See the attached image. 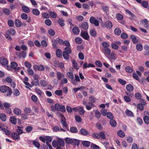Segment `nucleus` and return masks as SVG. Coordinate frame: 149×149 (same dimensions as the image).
<instances>
[{"instance_id":"obj_1","label":"nucleus","mask_w":149,"mask_h":149,"mask_svg":"<svg viewBox=\"0 0 149 149\" xmlns=\"http://www.w3.org/2000/svg\"><path fill=\"white\" fill-rule=\"evenodd\" d=\"M0 91L2 93L6 92V96H10L12 93L11 89L8 87L6 86H2L0 87Z\"/></svg>"},{"instance_id":"obj_2","label":"nucleus","mask_w":149,"mask_h":149,"mask_svg":"<svg viewBox=\"0 0 149 149\" xmlns=\"http://www.w3.org/2000/svg\"><path fill=\"white\" fill-rule=\"evenodd\" d=\"M55 108L56 110L63 112L65 111V107L63 105H60L58 104H55Z\"/></svg>"},{"instance_id":"obj_3","label":"nucleus","mask_w":149,"mask_h":149,"mask_svg":"<svg viewBox=\"0 0 149 149\" xmlns=\"http://www.w3.org/2000/svg\"><path fill=\"white\" fill-rule=\"evenodd\" d=\"M83 104L86 106V108L88 110H91L92 107L95 106L93 104L90 102L88 103V105L87 104L86 102L84 100L83 101Z\"/></svg>"},{"instance_id":"obj_4","label":"nucleus","mask_w":149,"mask_h":149,"mask_svg":"<svg viewBox=\"0 0 149 149\" xmlns=\"http://www.w3.org/2000/svg\"><path fill=\"white\" fill-rule=\"evenodd\" d=\"M90 21L91 23L94 24L96 26H97L99 25L98 21L96 20L95 18L93 17H90Z\"/></svg>"},{"instance_id":"obj_5","label":"nucleus","mask_w":149,"mask_h":149,"mask_svg":"<svg viewBox=\"0 0 149 149\" xmlns=\"http://www.w3.org/2000/svg\"><path fill=\"white\" fill-rule=\"evenodd\" d=\"M80 81L79 77L77 75H75L74 79L73 78L72 79H71V82L72 84L74 85H77V82H79Z\"/></svg>"},{"instance_id":"obj_6","label":"nucleus","mask_w":149,"mask_h":149,"mask_svg":"<svg viewBox=\"0 0 149 149\" xmlns=\"http://www.w3.org/2000/svg\"><path fill=\"white\" fill-rule=\"evenodd\" d=\"M59 116L61 118V123L62 125L64 127H65L67 129V125L65 120H64L65 119L63 115L61 114H60Z\"/></svg>"},{"instance_id":"obj_7","label":"nucleus","mask_w":149,"mask_h":149,"mask_svg":"<svg viewBox=\"0 0 149 149\" xmlns=\"http://www.w3.org/2000/svg\"><path fill=\"white\" fill-rule=\"evenodd\" d=\"M81 36L83 38L86 40H88L89 38L88 34L86 31H82L81 32Z\"/></svg>"},{"instance_id":"obj_8","label":"nucleus","mask_w":149,"mask_h":149,"mask_svg":"<svg viewBox=\"0 0 149 149\" xmlns=\"http://www.w3.org/2000/svg\"><path fill=\"white\" fill-rule=\"evenodd\" d=\"M0 63L3 66H7L8 64V61L7 59L4 58H0Z\"/></svg>"},{"instance_id":"obj_9","label":"nucleus","mask_w":149,"mask_h":149,"mask_svg":"<svg viewBox=\"0 0 149 149\" xmlns=\"http://www.w3.org/2000/svg\"><path fill=\"white\" fill-rule=\"evenodd\" d=\"M17 63L15 62H13L11 63V68L12 69H14L16 71L19 70V68L17 67Z\"/></svg>"},{"instance_id":"obj_10","label":"nucleus","mask_w":149,"mask_h":149,"mask_svg":"<svg viewBox=\"0 0 149 149\" xmlns=\"http://www.w3.org/2000/svg\"><path fill=\"white\" fill-rule=\"evenodd\" d=\"M130 38L134 43L136 44L138 42L139 38L135 35H132L130 36Z\"/></svg>"},{"instance_id":"obj_11","label":"nucleus","mask_w":149,"mask_h":149,"mask_svg":"<svg viewBox=\"0 0 149 149\" xmlns=\"http://www.w3.org/2000/svg\"><path fill=\"white\" fill-rule=\"evenodd\" d=\"M102 52L105 55H109L111 54V50L110 49L108 48H105L104 49H102Z\"/></svg>"},{"instance_id":"obj_12","label":"nucleus","mask_w":149,"mask_h":149,"mask_svg":"<svg viewBox=\"0 0 149 149\" xmlns=\"http://www.w3.org/2000/svg\"><path fill=\"white\" fill-rule=\"evenodd\" d=\"M105 26L107 28L111 29L113 26L112 23L110 21H107L105 22Z\"/></svg>"},{"instance_id":"obj_13","label":"nucleus","mask_w":149,"mask_h":149,"mask_svg":"<svg viewBox=\"0 0 149 149\" xmlns=\"http://www.w3.org/2000/svg\"><path fill=\"white\" fill-rule=\"evenodd\" d=\"M57 140L58 146H63L65 145V143L63 139L60 138H58L56 139Z\"/></svg>"},{"instance_id":"obj_14","label":"nucleus","mask_w":149,"mask_h":149,"mask_svg":"<svg viewBox=\"0 0 149 149\" xmlns=\"http://www.w3.org/2000/svg\"><path fill=\"white\" fill-rule=\"evenodd\" d=\"M34 80L33 81L34 82L35 86H36L39 85V81L38 79V75L35 74L33 76Z\"/></svg>"},{"instance_id":"obj_15","label":"nucleus","mask_w":149,"mask_h":149,"mask_svg":"<svg viewBox=\"0 0 149 149\" xmlns=\"http://www.w3.org/2000/svg\"><path fill=\"white\" fill-rule=\"evenodd\" d=\"M80 28H81L84 30H87L88 28V24L86 22H84L82 23Z\"/></svg>"},{"instance_id":"obj_16","label":"nucleus","mask_w":149,"mask_h":149,"mask_svg":"<svg viewBox=\"0 0 149 149\" xmlns=\"http://www.w3.org/2000/svg\"><path fill=\"white\" fill-rule=\"evenodd\" d=\"M19 135L18 134L16 133H13L11 134L12 138L15 140L19 139H20Z\"/></svg>"},{"instance_id":"obj_17","label":"nucleus","mask_w":149,"mask_h":149,"mask_svg":"<svg viewBox=\"0 0 149 149\" xmlns=\"http://www.w3.org/2000/svg\"><path fill=\"white\" fill-rule=\"evenodd\" d=\"M56 74L57 78L58 80H60L61 78L65 77V75L63 74L58 71L57 72Z\"/></svg>"},{"instance_id":"obj_18","label":"nucleus","mask_w":149,"mask_h":149,"mask_svg":"<svg viewBox=\"0 0 149 149\" xmlns=\"http://www.w3.org/2000/svg\"><path fill=\"white\" fill-rule=\"evenodd\" d=\"M117 134L119 137L121 138H123L125 136V133L122 130H120L117 132Z\"/></svg>"},{"instance_id":"obj_19","label":"nucleus","mask_w":149,"mask_h":149,"mask_svg":"<svg viewBox=\"0 0 149 149\" xmlns=\"http://www.w3.org/2000/svg\"><path fill=\"white\" fill-rule=\"evenodd\" d=\"M98 135L99 137V139L101 138L102 139H106L105 135V132L104 131H102L100 132L98 134Z\"/></svg>"},{"instance_id":"obj_20","label":"nucleus","mask_w":149,"mask_h":149,"mask_svg":"<svg viewBox=\"0 0 149 149\" xmlns=\"http://www.w3.org/2000/svg\"><path fill=\"white\" fill-rule=\"evenodd\" d=\"M9 120L14 125H15L16 124L17 119L15 117L13 116L10 117Z\"/></svg>"},{"instance_id":"obj_21","label":"nucleus","mask_w":149,"mask_h":149,"mask_svg":"<svg viewBox=\"0 0 149 149\" xmlns=\"http://www.w3.org/2000/svg\"><path fill=\"white\" fill-rule=\"evenodd\" d=\"M6 33L10 35H15V30L11 28L8 30L6 32Z\"/></svg>"},{"instance_id":"obj_22","label":"nucleus","mask_w":149,"mask_h":149,"mask_svg":"<svg viewBox=\"0 0 149 149\" xmlns=\"http://www.w3.org/2000/svg\"><path fill=\"white\" fill-rule=\"evenodd\" d=\"M17 132L19 135H20L23 133L22 129L23 127L22 126H18L17 127Z\"/></svg>"},{"instance_id":"obj_23","label":"nucleus","mask_w":149,"mask_h":149,"mask_svg":"<svg viewBox=\"0 0 149 149\" xmlns=\"http://www.w3.org/2000/svg\"><path fill=\"white\" fill-rule=\"evenodd\" d=\"M40 84L41 86L45 87L47 85L48 83L45 80L42 79L40 81Z\"/></svg>"},{"instance_id":"obj_24","label":"nucleus","mask_w":149,"mask_h":149,"mask_svg":"<svg viewBox=\"0 0 149 149\" xmlns=\"http://www.w3.org/2000/svg\"><path fill=\"white\" fill-rule=\"evenodd\" d=\"M13 112L15 114L17 115H19L21 114L22 111L19 108H15L13 110Z\"/></svg>"},{"instance_id":"obj_25","label":"nucleus","mask_w":149,"mask_h":149,"mask_svg":"<svg viewBox=\"0 0 149 149\" xmlns=\"http://www.w3.org/2000/svg\"><path fill=\"white\" fill-rule=\"evenodd\" d=\"M36 92L41 97L43 94V92L40 89L38 88H36L35 89Z\"/></svg>"},{"instance_id":"obj_26","label":"nucleus","mask_w":149,"mask_h":149,"mask_svg":"<svg viewBox=\"0 0 149 149\" xmlns=\"http://www.w3.org/2000/svg\"><path fill=\"white\" fill-rule=\"evenodd\" d=\"M95 65L91 64H88L87 63L85 62L83 65V68L85 69L87 68L91 67H94Z\"/></svg>"},{"instance_id":"obj_27","label":"nucleus","mask_w":149,"mask_h":149,"mask_svg":"<svg viewBox=\"0 0 149 149\" xmlns=\"http://www.w3.org/2000/svg\"><path fill=\"white\" fill-rule=\"evenodd\" d=\"M72 31L75 34H78L80 31L79 29L77 27H74L73 28Z\"/></svg>"},{"instance_id":"obj_28","label":"nucleus","mask_w":149,"mask_h":149,"mask_svg":"<svg viewBox=\"0 0 149 149\" xmlns=\"http://www.w3.org/2000/svg\"><path fill=\"white\" fill-rule=\"evenodd\" d=\"M126 88L127 90L129 92H131L134 89L133 86L130 84L127 85L126 86Z\"/></svg>"},{"instance_id":"obj_29","label":"nucleus","mask_w":149,"mask_h":149,"mask_svg":"<svg viewBox=\"0 0 149 149\" xmlns=\"http://www.w3.org/2000/svg\"><path fill=\"white\" fill-rule=\"evenodd\" d=\"M102 45L103 47L102 49H104L105 48H108L109 47L110 45L106 42H104L102 43Z\"/></svg>"},{"instance_id":"obj_30","label":"nucleus","mask_w":149,"mask_h":149,"mask_svg":"<svg viewBox=\"0 0 149 149\" xmlns=\"http://www.w3.org/2000/svg\"><path fill=\"white\" fill-rule=\"evenodd\" d=\"M80 132L81 135L86 136L88 134L87 131L85 129L82 128L80 130Z\"/></svg>"},{"instance_id":"obj_31","label":"nucleus","mask_w":149,"mask_h":149,"mask_svg":"<svg viewBox=\"0 0 149 149\" xmlns=\"http://www.w3.org/2000/svg\"><path fill=\"white\" fill-rule=\"evenodd\" d=\"M49 15L50 16L53 18H56L57 16L56 13L52 11H50L49 13Z\"/></svg>"},{"instance_id":"obj_32","label":"nucleus","mask_w":149,"mask_h":149,"mask_svg":"<svg viewBox=\"0 0 149 149\" xmlns=\"http://www.w3.org/2000/svg\"><path fill=\"white\" fill-rule=\"evenodd\" d=\"M15 24L17 27H20L22 25V22L19 19H16L15 21Z\"/></svg>"},{"instance_id":"obj_33","label":"nucleus","mask_w":149,"mask_h":149,"mask_svg":"<svg viewBox=\"0 0 149 149\" xmlns=\"http://www.w3.org/2000/svg\"><path fill=\"white\" fill-rule=\"evenodd\" d=\"M109 55V58L111 59L114 60L116 59V55L114 53V52L112 51Z\"/></svg>"},{"instance_id":"obj_34","label":"nucleus","mask_w":149,"mask_h":149,"mask_svg":"<svg viewBox=\"0 0 149 149\" xmlns=\"http://www.w3.org/2000/svg\"><path fill=\"white\" fill-rule=\"evenodd\" d=\"M3 13L6 15H9L10 13V11L8 8H3Z\"/></svg>"},{"instance_id":"obj_35","label":"nucleus","mask_w":149,"mask_h":149,"mask_svg":"<svg viewBox=\"0 0 149 149\" xmlns=\"http://www.w3.org/2000/svg\"><path fill=\"white\" fill-rule=\"evenodd\" d=\"M22 10L26 13H29L30 11V10L29 7L27 6H24L22 7Z\"/></svg>"},{"instance_id":"obj_36","label":"nucleus","mask_w":149,"mask_h":149,"mask_svg":"<svg viewBox=\"0 0 149 149\" xmlns=\"http://www.w3.org/2000/svg\"><path fill=\"white\" fill-rule=\"evenodd\" d=\"M114 33L117 35H120L121 32V31L120 28H117L115 29L114 31Z\"/></svg>"},{"instance_id":"obj_37","label":"nucleus","mask_w":149,"mask_h":149,"mask_svg":"<svg viewBox=\"0 0 149 149\" xmlns=\"http://www.w3.org/2000/svg\"><path fill=\"white\" fill-rule=\"evenodd\" d=\"M64 20L62 18L58 19V22L60 25L61 26H63L65 25Z\"/></svg>"},{"instance_id":"obj_38","label":"nucleus","mask_w":149,"mask_h":149,"mask_svg":"<svg viewBox=\"0 0 149 149\" xmlns=\"http://www.w3.org/2000/svg\"><path fill=\"white\" fill-rule=\"evenodd\" d=\"M24 111L25 113L29 114L31 113V108L26 107L24 108Z\"/></svg>"},{"instance_id":"obj_39","label":"nucleus","mask_w":149,"mask_h":149,"mask_svg":"<svg viewBox=\"0 0 149 149\" xmlns=\"http://www.w3.org/2000/svg\"><path fill=\"white\" fill-rule=\"evenodd\" d=\"M0 118L3 121H5L6 120V116L4 113H1L0 115Z\"/></svg>"},{"instance_id":"obj_40","label":"nucleus","mask_w":149,"mask_h":149,"mask_svg":"<svg viewBox=\"0 0 149 149\" xmlns=\"http://www.w3.org/2000/svg\"><path fill=\"white\" fill-rule=\"evenodd\" d=\"M56 54L57 56L58 57H61L62 56V52L61 50L59 49H57L56 52Z\"/></svg>"},{"instance_id":"obj_41","label":"nucleus","mask_w":149,"mask_h":149,"mask_svg":"<svg viewBox=\"0 0 149 149\" xmlns=\"http://www.w3.org/2000/svg\"><path fill=\"white\" fill-rule=\"evenodd\" d=\"M33 14L36 15H38L40 14L39 11L37 8H34L32 10Z\"/></svg>"},{"instance_id":"obj_42","label":"nucleus","mask_w":149,"mask_h":149,"mask_svg":"<svg viewBox=\"0 0 149 149\" xmlns=\"http://www.w3.org/2000/svg\"><path fill=\"white\" fill-rule=\"evenodd\" d=\"M125 70L127 72L129 73H131L133 71V69L129 66H126Z\"/></svg>"},{"instance_id":"obj_43","label":"nucleus","mask_w":149,"mask_h":149,"mask_svg":"<svg viewBox=\"0 0 149 149\" xmlns=\"http://www.w3.org/2000/svg\"><path fill=\"white\" fill-rule=\"evenodd\" d=\"M110 123L111 126L113 127H115L116 125V121L113 119H111L110 121Z\"/></svg>"},{"instance_id":"obj_44","label":"nucleus","mask_w":149,"mask_h":149,"mask_svg":"<svg viewBox=\"0 0 149 149\" xmlns=\"http://www.w3.org/2000/svg\"><path fill=\"white\" fill-rule=\"evenodd\" d=\"M125 112L127 116L130 117L133 116V114L131 111H130L128 109H127L126 110Z\"/></svg>"},{"instance_id":"obj_45","label":"nucleus","mask_w":149,"mask_h":149,"mask_svg":"<svg viewBox=\"0 0 149 149\" xmlns=\"http://www.w3.org/2000/svg\"><path fill=\"white\" fill-rule=\"evenodd\" d=\"M72 139L69 138H66L65 139V141L66 143L68 144H72L73 142Z\"/></svg>"},{"instance_id":"obj_46","label":"nucleus","mask_w":149,"mask_h":149,"mask_svg":"<svg viewBox=\"0 0 149 149\" xmlns=\"http://www.w3.org/2000/svg\"><path fill=\"white\" fill-rule=\"evenodd\" d=\"M72 63L73 66L74 68L78 70L79 69V67L78 66V64L77 62L74 60L72 61Z\"/></svg>"},{"instance_id":"obj_47","label":"nucleus","mask_w":149,"mask_h":149,"mask_svg":"<svg viewBox=\"0 0 149 149\" xmlns=\"http://www.w3.org/2000/svg\"><path fill=\"white\" fill-rule=\"evenodd\" d=\"M78 111L80 114L81 115H83L85 113V111L83 107H79Z\"/></svg>"},{"instance_id":"obj_48","label":"nucleus","mask_w":149,"mask_h":149,"mask_svg":"<svg viewBox=\"0 0 149 149\" xmlns=\"http://www.w3.org/2000/svg\"><path fill=\"white\" fill-rule=\"evenodd\" d=\"M82 144L84 146L88 147L90 145V143L89 141H83L82 142Z\"/></svg>"},{"instance_id":"obj_49","label":"nucleus","mask_w":149,"mask_h":149,"mask_svg":"<svg viewBox=\"0 0 149 149\" xmlns=\"http://www.w3.org/2000/svg\"><path fill=\"white\" fill-rule=\"evenodd\" d=\"M95 116L97 118L99 119L101 116V114L98 111L96 110L95 111Z\"/></svg>"},{"instance_id":"obj_50","label":"nucleus","mask_w":149,"mask_h":149,"mask_svg":"<svg viewBox=\"0 0 149 149\" xmlns=\"http://www.w3.org/2000/svg\"><path fill=\"white\" fill-rule=\"evenodd\" d=\"M64 52H66L67 53L70 54L72 52V50L69 47H66L65 48Z\"/></svg>"},{"instance_id":"obj_51","label":"nucleus","mask_w":149,"mask_h":149,"mask_svg":"<svg viewBox=\"0 0 149 149\" xmlns=\"http://www.w3.org/2000/svg\"><path fill=\"white\" fill-rule=\"evenodd\" d=\"M33 127L31 126H28L25 128V130L27 133L31 132L33 130Z\"/></svg>"},{"instance_id":"obj_52","label":"nucleus","mask_w":149,"mask_h":149,"mask_svg":"<svg viewBox=\"0 0 149 149\" xmlns=\"http://www.w3.org/2000/svg\"><path fill=\"white\" fill-rule=\"evenodd\" d=\"M31 98L33 101L34 102H36L38 101V98L37 96L35 95H33L31 96Z\"/></svg>"},{"instance_id":"obj_53","label":"nucleus","mask_w":149,"mask_h":149,"mask_svg":"<svg viewBox=\"0 0 149 149\" xmlns=\"http://www.w3.org/2000/svg\"><path fill=\"white\" fill-rule=\"evenodd\" d=\"M69 53H67L64 52H63V56L64 59H68L69 57Z\"/></svg>"},{"instance_id":"obj_54","label":"nucleus","mask_w":149,"mask_h":149,"mask_svg":"<svg viewBox=\"0 0 149 149\" xmlns=\"http://www.w3.org/2000/svg\"><path fill=\"white\" fill-rule=\"evenodd\" d=\"M75 42L78 44H80L82 42V39L79 37L76 38L75 40Z\"/></svg>"},{"instance_id":"obj_55","label":"nucleus","mask_w":149,"mask_h":149,"mask_svg":"<svg viewBox=\"0 0 149 149\" xmlns=\"http://www.w3.org/2000/svg\"><path fill=\"white\" fill-rule=\"evenodd\" d=\"M67 75L68 77L71 79H72L74 78V75L73 74L70 72H68L67 73Z\"/></svg>"},{"instance_id":"obj_56","label":"nucleus","mask_w":149,"mask_h":149,"mask_svg":"<svg viewBox=\"0 0 149 149\" xmlns=\"http://www.w3.org/2000/svg\"><path fill=\"white\" fill-rule=\"evenodd\" d=\"M89 99L90 100V103H92L93 104V103H95L96 101V99L93 96H91L89 97Z\"/></svg>"},{"instance_id":"obj_57","label":"nucleus","mask_w":149,"mask_h":149,"mask_svg":"<svg viewBox=\"0 0 149 149\" xmlns=\"http://www.w3.org/2000/svg\"><path fill=\"white\" fill-rule=\"evenodd\" d=\"M1 130L2 131L3 133L7 135H9L10 134V132L7 129L3 128L1 129Z\"/></svg>"},{"instance_id":"obj_58","label":"nucleus","mask_w":149,"mask_h":149,"mask_svg":"<svg viewBox=\"0 0 149 149\" xmlns=\"http://www.w3.org/2000/svg\"><path fill=\"white\" fill-rule=\"evenodd\" d=\"M52 44L53 47L55 48H56L57 42L55 39H53L52 40Z\"/></svg>"},{"instance_id":"obj_59","label":"nucleus","mask_w":149,"mask_h":149,"mask_svg":"<svg viewBox=\"0 0 149 149\" xmlns=\"http://www.w3.org/2000/svg\"><path fill=\"white\" fill-rule=\"evenodd\" d=\"M136 48L137 50L141 51L143 49L142 46L140 44H137L136 45Z\"/></svg>"},{"instance_id":"obj_60","label":"nucleus","mask_w":149,"mask_h":149,"mask_svg":"<svg viewBox=\"0 0 149 149\" xmlns=\"http://www.w3.org/2000/svg\"><path fill=\"white\" fill-rule=\"evenodd\" d=\"M141 4L142 6L145 8H147L148 5V2L146 1H143Z\"/></svg>"},{"instance_id":"obj_61","label":"nucleus","mask_w":149,"mask_h":149,"mask_svg":"<svg viewBox=\"0 0 149 149\" xmlns=\"http://www.w3.org/2000/svg\"><path fill=\"white\" fill-rule=\"evenodd\" d=\"M52 146L54 147H58V144L57 140H53L52 142Z\"/></svg>"},{"instance_id":"obj_62","label":"nucleus","mask_w":149,"mask_h":149,"mask_svg":"<svg viewBox=\"0 0 149 149\" xmlns=\"http://www.w3.org/2000/svg\"><path fill=\"white\" fill-rule=\"evenodd\" d=\"M33 145L36 148H39L40 147V144L38 142L36 141H33Z\"/></svg>"},{"instance_id":"obj_63","label":"nucleus","mask_w":149,"mask_h":149,"mask_svg":"<svg viewBox=\"0 0 149 149\" xmlns=\"http://www.w3.org/2000/svg\"><path fill=\"white\" fill-rule=\"evenodd\" d=\"M63 91L62 90H57L55 92V93L57 95L60 96L62 95Z\"/></svg>"},{"instance_id":"obj_64","label":"nucleus","mask_w":149,"mask_h":149,"mask_svg":"<svg viewBox=\"0 0 149 149\" xmlns=\"http://www.w3.org/2000/svg\"><path fill=\"white\" fill-rule=\"evenodd\" d=\"M143 120L146 123H149V118L148 116H145L143 118Z\"/></svg>"}]
</instances>
